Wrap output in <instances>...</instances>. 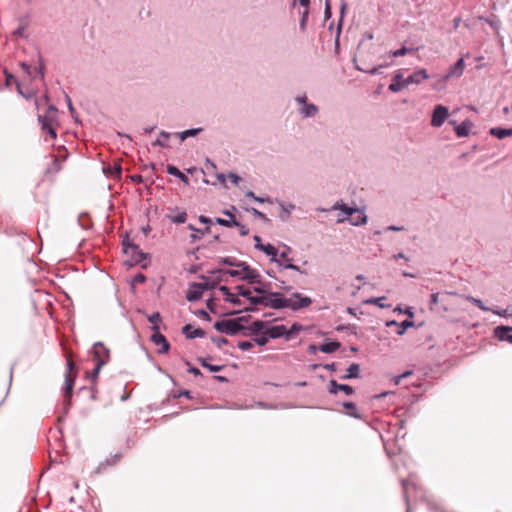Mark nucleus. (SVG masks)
<instances>
[{
  "label": "nucleus",
  "instance_id": "obj_11",
  "mask_svg": "<svg viewBox=\"0 0 512 512\" xmlns=\"http://www.w3.org/2000/svg\"><path fill=\"white\" fill-rule=\"evenodd\" d=\"M242 267L244 271L242 280H246L250 284L261 283V276L255 269L250 268L245 262L243 263Z\"/></svg>",
  "mask_w": 512,
  "mask_h": 512
},
{
  "label": "nucleus",
  "instance_id": "obj_33",
  "mask_svg": "<svg viewBox=\"0 0 512 512\" xmlns=\"http://www.w3.org/2000/svg\"><path fill=\"white\" fill-rule=\"evenodd\" d=\"M207 358H199L198 361L200 362L201 366L204 368H207L211 372H220L223 370V365H212L208 363Z\"/></svg>",
  "mask_w": 512,
  "mask_h": 512
},
{
  "label": "nucleus",
  "instance_id": "obj_4",
  "mask_svg": "<svg viewBox=\"0 0 512 512\" xmlns=\"http://www.w3.org/2000/svg\"><path fill=\"white\" fill-rule=\"evenodd\" d=\"M75 378H76L75 363L73 362L71 357L69 355H67L65 385H64V397H65V402L67 404L70 403Z\"/></svg>",
  "mask_w": 512,
  "mask_h": 512
},
{
  "label": "nucleus",
  "instance_id": "obj_37",
  "mask_svg": "<svg viewBox=\"0 0 512 512\" xmlns=\"http://www.w3.org/2000/svg\"><path fill=\"white\" fill-rule=\"evenodd\" d=\"M219 263L227 266L242 267L244 262H238L235 258L232 257H222L219 259Z\"/></svg>",
  "mask_w": 512,
  "mask_h": 512
},
{
  "label": "nucleus",
  "instance_id": "obj_5",
  "mask_svg": "<svg viewBox=\"0 0 512 512\" xmlns=\"http://www.w3.org/2000/svg\"><path fill=\"white\" fill-rule=\"evenodd\" d=\"M122 246L123 252L129 255L135 264H139L147 258L146 254L139 248L138 245L132 243L128 236L123 239Z\"/></svg>",
  "mask_w": 512,
  "mask_h": 512
},
{
  "label": "nucleus",
  "instance_id": "obj_22",
  "mask_svg": "<svg viewBox=\"0 0 512 512\" xmlns=\"http://www.w3.org/2000/svg\"><path fill=\"white\" fill-rule=\"evenodd\" d=\"M360 377V366L357 363H352L347 369V373L341 376L343 380L355 379Z\"/></svg>",
  "mask_w": 512,
  "mask_h": 512
},
{
  "label": "nucleus",
  "instance_id": "obj_3",
  "mask_svg": "<svg viewBox=\"0 0 512 512\" xmlns=\"http://www.w3.org/2000/svg\"><path fill=\"white\" fill-rule=\"evenodd\" d=\"M243 320L244 318L240 317L236 319L216 321L214 323V329L220 333L235 335L245 329V327L241 324V321Z\"/></svg>",
  "mask_w": 512,
  "mask_h": 512
},
{
  "label": "nucleus",
  "instance_id": "obj_31",
  "mask_svg": "<svg viewBox=\"0 0 512 512\" xmlns=\"http://www.w3.org/2000/svg\"><path fill=\"white\" fill-rule=\"evenodd\" d=\"M219 179L227 189L229 187L226 185V179L235 185H238L239 182L242 181L241 177H239L237 174H234V173H230L226 177L224 175H220Z\"/></svg>",
  "mask_w": 512,
  "mask_h": 512
},
{
  "label": "nucleus",
  "instance_id": "obj_60",
  "mask_svg": "<svg viewBox=\"0 0 512 512\" xmlns=\"http://www.w3.org/2000/svg\"><path fill=\"white\" fill-rule=\"evenodd\" d=\"M235 226L239 228V234L241 236H246L249 234V229L245 225L241 224L239 221H238V225H235Z\"/></svg>",
  "mask_w": 512,
  "mask_h": 512
},
{
  "label": "nucleus",
  "instance_id": "obj_49",
  "mask_svg": "<svg viewBox=\"0 0 512 512\" xmlns=\"http://www.w3.org/2000/svg\"><path fill=\"white\" fill-rule=\"evenodd\" d=\"M438 303L441 304V295L440 293H433L430 297V310L434 309V305H437Z\"/></svg>",
  "mask_w": 512,
  "mask_h": 512
},
{
  "label": "nucleus",
  "instance_id": "obj_58",
  "mask_svg": "<svg viewBox=\"0 0 512 512\" xmlns=\"http://www.w3.org/2000/svg\"><path fill=\"white\" fill-rule=\"evenodd\" d=\"M291 251V248L288 246H285V250L280 253L279 256H277V260H280L281 262H286L287 259H290L288 257V253Z\"/></svg>",
  "mask_w": 512,
  "mask_h": 512
},
{
  "label": "nucleus",
  "instance_id": "obj_32",
  "mask_svg": "<svg viewBox=\"0 0 512 512\" xmlns=\"http://www.w3.org/2000/svg\"><path fill=\"white\" fill-rule=\"evenodd\" d=\"M458 137H466L470 132V123L462 122L455 128Z\"/></svg>",
  "mask_w": 512,
  "mask_h": 512
},
{
  "label": "nucleus",
  "instance_id": "obj_26",
  "mask_svg": "<svg viewBox=\"0 0 512 512\" xmlns=\"http://www.w3.org/2000/svg\"><path fill=\"white\" fill-rule=\"evenodd\" d=\"M340 347V343L337 341H331L323 343L319 346V350L323 353H333Z\"/></svg>",
  "mask_w": 512,
  "mask_h": 512
},
{
  "label": "nucleus",
  "instance_id": "obj_8",
  "mask_svg": "<svg viewBox=\"0 0 512 512\" xmlns=\"http://www.w3.org/2000/svg\"><path fill=\"white\" fill-rule=\"evenodd\" d=\"M465 62L463 58L457 60V62L451 66L447 73L441 78L443 82L448 81L451 78H459L463 75L465 69Z\"/></svg>",
  "mask_w": 512,
  "mask_h": 512
},
{
  "label": "nucleus",
  "instance_id": "obj_23",
  "mask_svg": "<svg viewBox=\"0 0 512 512\" xmlns=\"http://www.w3.org/2000/svg\"><path fill=\"white\" fill-rule=\"evenodd\" d=\"M196 284L197 283H193L191 285V287L189 288V290L187 291V294H186V299L188 301H197L199 299L202 298V295H203V290L202 289H198L196 287Z\"/></svg>",
  "mask_w": 512,
  "mask_h": 512
},
{
  "label": "nucleus",
  "instance_id": "obj_21",
  "mask_svg": "<svg viewBox=\"0 0 512 512\" xmlns=\"http://www.w3.org/2000/svg\"><path fill=\"white\" fill-rule=\"evenodd\" d=\"M450 296H458L460 297L461 295L455 293V292H444L441 294V309L444 311V312H448V311H451L453 310V304L449 301V297Z\"/></svg>",
  "mask_w": 512,
  "mask_h": 512
},
{
  "label": "nucleus",
  "instance_id": "obj_29",
  "mask_svg": "<svg viewBox=\"0 0 512 512\" xmlns=\"http://www.w3.org/2000/svg\"><path fill=\"white\" fill-rule=\"evenodd\" d=\"M266 328H267L266 322H263L261 320H256L251 324V326L249 327V330L251 331L252 334L257 335L259 333H263V331H265Z\"/></svg>",
  "mask_w": 512,
  "mask_h": 512
},
{
  "label": "nucleus",
  "instance_id": "obj_62",
  "mask_svg": "<svg viewBox=\"0 0 512 512\" xmlns=\"http://www.w3.org/2000/svg\"><path fill=\"white\" fill-rule=\"evenodd\" d=\"M331 6H330V3L328 0H326V3H325V11H324V15H325V18L326 19H329L331 17Z\"/></svg>",
  "mask_w": 512,
  "mask_h": 512
},
{
  "label": "nucleus",
  "instance_id": "obj_25",
  "mask_svg": "<svg viewBox=\"0 0 512 512\" xmlns=\"http://www.w3.org/2000/svg\"><path fill=\"white\" fill-rule=\"evenodd\" d=\"M490 134L498 139H504L506 137L512 136V128H510V129L500 128V127L491 128Z\"/></svg>",
  "mask_w": 512,
  "mask_h": 512
},
{
  "label": "nucleus",
  "instance_id": "obj_46",
  "mask_svg": "<svg viewBox=\"0 0 512 512\" xmlns=\"http://www.w3.org/2000/svg\"><path fill=\"white\" fill-rule=\"evenodd\" d=\"M167 172L170 174V175H173V176H176V177H179L181 179H185L186 176L175 166H171L169 165L167 167Z\"/></svg>",
  "mask_w": 512,
  "mask_h": 512
},
{
  "label": "nucleus",
  "instance_id": "obj_39",
  "mask_svg": "<svg viewBox=\"0 0 512 512\" xmlns=\"http://www.w3.org/2000/svg\"><path fill=\"white\" fill-rule=\"evenodd\" d=\"M170 134L162 131L160 133V137L153 143L155 146H161L166 147L167 146V140L169 139Z\"/></svg>",
  "mask_w": 512,
  "mask_h": 512
},
{
  "label": "nucleus",
  "instance_id": "obj_7",
  "mask_svg": "<svg viewBox=\"0 0 512 512\" xmlns=\"http://www.w3.org/2000/svg\"><path fill=\"white\" fill-rule=\"evenodd\" d=\"M449 116V110L446 106L437 105L432 113L431 125L441 127Z\"/></svg>",
  "mask_w": 512,
  "mask_h": 512
},
{
  "label": "nucleus",
  "instance_id": "obj_18",
  "mask_svg": "<svg viewBox=\"0 0 512 512\" xmlns=\"http://www.w3.org/2000/svg\"><path fill=\"white\" fill-rule=\"evenodd\" d=\"M255 248L264 252L267 256H270L271 260L278 264V261H279V260H277L278 251L273 245H271V244H255Z\"/></svg>",
  "mask_w": 512,
  "mask_h": 512
},
{
  "label": "nucleus",
  "instance_id": "obj_6",
  "mask_svg": "<svg viewBox=\"0 0 512 512\" xmlns=\"http://www.w3.org/2000/svg\"><path fill=\"white\" fill-rule=\"evenodd\" d=\"M223 272L224 271L221 270V269L211 271L210 273L213 276L211 279L208 278V277H205V276H201V279L203 280V282L197 283L196 287L198 289H202L203 292L206 291V290L215 289L217 287L218 283L223 280L222 277H221V274Z\"/></svg>",
  "mask_w": 512,
  "mask_h": 512
},
{
  "label": "nucleus",
  "instance_id": "obj_12",
  "mask_svg": "<svg viewBox=\"0 0 512 512\" xmlns=\"http://www.w3.org/2000/svg\"><path fill=\"white\" fill-rule=\"evenodd\" d=\"M339 391L344 392L346 395H352L354 393V389L351 386L347 384H339L334 379L330 380L328 384V392L336 395Z\"/></svg>",
  "mask_w": 512,
  "mask_h": 512
},
{
  "label": "nucleus",
  "instance_id": "obj_44",
  "mask_svg": "<svg viewBox=\"0 0 512 512\" xmlns=\"http://www.w3.org/2000/svg\"><path fill=\"white\" fill-rule=\"evenodd\" d=\"M309 16V8H304L303 12L301 13V19H300V29L304 31L306 29V24L308 21Z\"/></svg>",
  "mask_w": 512,
  "mask_h": 512
},
{
  "label": "nucleus",
  "instance_id": "obj_42",
  "mask_svg": "<svg viewBox=\"0 0 512 512\" xmlns=\"http://www.w3.org/2000/svg\"><path fill=\"white\" fill-rule=\"evenodd\" d=\"M270 337L268 336V334H266V330L263 331V333H261L260 336H257L255 339H254V342L256 344H258L259 346H264L268 343Z\"/></svg>",
  "mask_w": 512,
  "mask_h": 512
},
{
  "label": "nucleus",
  "instance_id": "obj_57",
  "mask_svg": "<svg viewBox=\"0 0 512 512\" xmlns=\"http://www.w3.org/2000/svg\"><path fill=\"white\" fill-rule=\"evenodd\" d=\"M211 340L221 348L223 345L228 344V340L224 337H212Z\"/></svg>",
  "mask_w": 512,
  "mask_h": 512
},
{
  "label": "nucleus",
  "instance_id": "obj_56",
  "mask_svg": "<svg viewBox=\"0 0 512 512\" xmlns=\"http://www.w3.org/2000/svg\"><path fill=\"white\" fill-rule=\"evenodd\" d=\"M86 214H80L78 216V224L83 229H88L90 227V223L88 221H85L84 218L86 217Z\"/></svg>",
  "mask_w": 512,
  "mask_h": 512
},
{
  "label": "nucleus",
  "instance_id": "obj_52",
  "mask_svg": "<svg viewBox=\"0 0 512 512\" xmlns=\"http://www.w3.org/2000/svg\"><path fill=\"white\" fill-rule=\"evenodd\" d=\"M387 298L385 296L375 298V305L380 308H390L391 304L386 303Z\"/></svg>",
  "mask_w": 512,
  "mask_h": 512
},
{
  "label": "nucleus",
  "instance_id": "obj_41",
  "mask_svg": "<svg viewBox=\"0 0 512 512\" xmlns=\"http://www.w3.org/2000/svg\"><path fill=\"white\" fill-rule=\"evenodd\" d=\"M413 50L414 49H412V48H407V47L403 46V47H401L398 50L390 51L389 52V56H392V57L405 56L406 54L410 53Z\"/></svg>",
  "mask_w": 512,
  "mask_h": 512
},
{
  "label": "nucleus",
  "instance_id": "obj_51",
  "mask_svg": "<svg viewBox=\"0 0 512 512\" xmlns=\"http://www.w3.org/2000/svg\"><path fill=\"white\" fill-rule=\"evenodd\" d=\"M300 329V326L293 324L290 329H287V334H285L286 340H290L295 333L300 331Z\"/></svg>",
  "mask_w": 512,
  "mask_h": 512
},
{
  "label": "nucleus",
  "instance_id": "obj_24",
  "mask_svg": "<svg viewBox=\"0 0 512 512\" xmlns=\"http://www.w3.org/2000/svg\"><path fill=\"white\" fill-rule=\"evenodd\" d=\"M219 291L222 292V294L224 295L225 300L227 302H230L235 305H240V300H239L238 296L231 293L227 286H220Z\"/></svg>",
  "mask_w": 512,
  "mask_h": 512
},
{
  "label": "nucleus",
  "instance_id": "obj_19",
  "mask_svg": "<svg viewBox=\"0 0 512 512\" xmlns=\"http://www.w3.org/2000/svg\"><path fill=\"white\" fill-rule=\"evenodd\" d=\"M477 19L479 21H484L485 23H487L493 29L495 34H497V35L499 34V30L501 28V22L496 15H491L489 17L478 16Z\"/></svg>",
  "mask_w": 512,
  "mask_h": 512
},
{
  "label": "nucleus",
  "instance_id": "obj_9",
  "mask_svg": "<svg viewBox=\"0 0 512 512\" xmlns=\"http://www.w3.org/2000/svg\"><path fill=\"white\" fill-rule=\"evenodd\" d=\"M93 356L96 363L103 361L105 365L110 359V351L103 343L97 342L93 346Z\"/></svg>",
  "mask_w": 512,
  "mask_h": 512
},
{
  "label": "nucleus",
  "instance_id": "obj_1",
  "mask_svg": "<svg viewBox=\"0 0 512 512\" xmlns=\"http://www.w3.org/2000/svg\"><path fill=\"white\" fill-rule=\"evenodd\" d=\"M294 299H287L279 292H267L263 295H258L256 298L251 299L252 305H263L272 309L290 308L294 311L308 307L312 300L307 296H302L300 293L293 294Z\"/></svg>",
  "mask_w": 512,
  "mask_h": 512
},
{
  "label": "nucleus",
  "instance_id": "obj_20",
  "mask_svg": "<svg viewBox=\"0 0 512 512\" xmlns=\"http://www.w3.org/2000/svg\"><path fill=\"white\" fill-rule=\"evenodd\" d=\"M192 326L190 324L185 325L182 328V332L185 334L188 339L202 338L205 336V331L201 328H197L193 331H190Z\"/></svg>",
  "mask_w": 512,
  "mask_h": 512
},
{
  "label": "nucleus",
  "instance_id": "obj_2",
  "mask_svg": "<svg viewBox=\"0 0 512 512\" xmlns=\"http://www.w3.org/2000/svg\"><path fill=\"white\" fill-rule=\"evenodd\" d=\"M332 209L341 210L344 214L343 217H338L337 223L348 221L353 226H361L367 223V216L364 210L357 206H350L343 202H337L333 205Z\"/></svg>",
  "mask_w": 512,
  "mask_h": 512
},
{
  "label": "nucleus",
  "instance_id": "obj_59",
  "mask_svg": "<svg viewBox=\"0 0 512 512\" xmlns=\"http://www.w3.org/2000/svg\"><path fill=\"white\" fill-rule=\"evenodd\" d=\"M494 314L500 316V317H504V318H508V317H512V313L509 312L508 309H503V310H491Z\"/></svg>",
  "mask_w": 512,
  "mask_h": 512
},
{
  "label": "nucleus",
  "instance_id": "obj_36",
  "mask_svg": "<svg viewBox=\"0 0 512 512\" xmlns=\"http://www.w3.org/2000/svg\"><path fill=\"white\" fill-rule=\"evenodd\" d=\"M278 266L283 269H291L298 271L302 274H306V272L301 270L299 266L293 264L292 259H287L286 262L278 261Z\"/></svg>",
  "mask_w": 512,
  "mask_h": 512
},
{
  "label": "nucleus",
  "instance_id": "obj_43",
  "mask_svg": "<svg viewBox=\"0 0 512 512\" xmlns=\"http://www.w3.org/2000/svg\"><path fill=\"white\" fill-rule=\"evenodd\" d=\"M281 208H282L283 212L280 215V217L282 220H287L290 212L294 209V205L293 204H288V205L281 204Z\"/></svg>",
  "mask_w": 512,
  "mask_h": 512
},
{
  "label": "nucleus",
  "instance_id": "obj_10",
  "mask_svg": "<svg viewBox=\"0 0 512 512\" xmlns=\"http://www.w3.org/2000/svg\"><path fill=\"white\" fill-rule=\"evenodd\" d=\"M150 339L155 345L160 346L158 353L164 354L169 351L170 344L167 341L166 337L163 334H161L159 331L153 332Z\"/></svg>",
  "mask_w": 512,
  "mask_h": 512
},
{
  "label": "nucleus",
  "instance_id": "obj_61",
  "mask_svg": "<svg viewBox=\"0 0 512 512\" xmlns=\"http://www.w3.org/2000/svg\"><path fill=\"white\" fill-rule=\"evenodd\" d=\"M411 374H412V372H411V371H406V372H404L403 374H401V375H398V376L394 377V383H395V385L400 384V381H401L403 378H406V377L410 376Z\"/></svg>",
  "mask_w": 512,
  "mask_h": 512
},
{
  "label": "nucleus",
  "instance_id": "obj_28",
  "mask_svg": "<svg viewBox=\"0 0 512 512\" xmlns=\"http://www.w3.org/2000/svg\"><path fill=\"white\" fill-rule=\"evenodd\" d=\"M343 407L346 409V413L356 419H360L361 415L358 413L357 406L353 402H344Z\"/></svg>",
  "mask_w": 512,
  "mask_h": 512
},
{
  "label": "nucleus",
  "instance_id": "obj_54",
  "mask_svg": "<svg viewBox=\"0 0 512 512\" xmlns=\"http://www.w3.org/2000/svg\"><path fill=\"white\" fill-rule=\"evenodd\" d=\"M253 342L251 341H239L238 348L242 351H249L253 347Z\"/></svg>",
  "mask_w": 512,
  "mask_h": 512
},
{
  "label": "nucleus",
  "instance_id": "obj_63",
  "mask_svg": "<svg viewBox=\"0 0 512 512\" xmlns=\"http://www.w3.org/2000/svg\"><path fill=\"white\" fill-rule=\"evenodd\" d=\"M145 280H146V277H145V275H144V274H142V273H138V274H137V275H135V277H134V282H135V283H143V282H145Z\"/></svg>",
  "mask_w": 512,
  "mask_h": 512
},
{
  "label": "nucleus",
  "instance_id": "obj_35",
  "mask_svg": "<svg viewBox=\"0 0 512 512\" xmlns=\"http://www.w3.org/2000/svg\"><path fill=\"white\" fill-rule=\"evenodd\" d=\"M167 217L173 223H184L187 220V214L185 211H178L176 214H168Z\"/></svg>",
  "mask_w": 512,
  "mask_h": 512
},
{
  "label": "nucleus",
  "instance_id": "obj_47",
  "mask_svg": "<svg viewBox=\"0 0 512 512\" xmlns=\"http://www.w3.org/2000/svg\"><path fill=\"white\" fill-rule=\"evenodd\" d=\"M216 223L221 226L231 227L232 225H238V220H226L224 218H216Z\"/></svg>",
  "mask_w": 512,
  "mask_h": 512
},
{
  "label": "nucleus",
  "instance_id": "obj_17",
  "mask_svg": "<svg viewBox=\"0 0 512 512\" xmlns=\"http://www.w3.org/2000/svg\"><path fill=\"white\" fill-rule=\"evenodd\" d=\"M39 122L41 124L42 131L47 133L51 139H55L57 135L51 120L46 116H40Z\"/></svg>",
  "mask_w": 512,
  "mask_h": 512
},
{
  "label": "nucleus",
  "instance_id": "obj_14",
  "mask_svg": "<svg viewBox=\"0 0 512 512\" xmlns=\"http://www.w3.org/2000/svg\"><path fill=\"white\" fill-rule=\"evenodd\" d=\"M429 74L426 69L421 68L414 71L410 76L406 78L407 86L410 84H420L424 80L429 79Z\"/></svg>",
  "mask_w": 512,
  "mask_h": 512
},
{
  "label": "nucleus",
  "instance_id": "obj_13",
  "mask_svg": "<svg viewBox=\"0 0 512 512\" xmlns=\"http://www.w3.org/2000/svg\"><path fill=\"white\" fill-rule=\"evenodd\" d=\"M494 335L499 341H506L512 344V327L498 326L494 329Z\"/></svg>",
  "mask_w": 512,
  "mask_h": 512
},
{
  "label": "nucleus",
  "instance_id": "obj_30",
  "mask_svg": "<svg viewBox=\"0 0 512 512\" xmlns=\"http://www.w3.org/2000/svg\"><path fill=\"white\" fill-rule=\"evenodd\" d=\"M162 318L159 312H154L151 315L148 316V321L152 324V331H159V323L161 322Z\"/></svg>",
  "mask_w": 512,
  "mask_h": 512
},
{
  "label": "nucleus",
  "instance_id": "obj_45",
  "mask_svg": "<svg viewBox=\"0 0 512 512\" xmlns=\"http://www.w3.org/2000/svg\"><path fill=\"white\" fill-rule=\"evenodd\" d=\"M200 131H201V129H189V130L180 132L178 135L181 140H185L188 137L197 135Z\"/></svg>",
  "mask_w": 512,
  "mask_h": 512
},
{
  "label": "nucleus",
  "instance_id": "obj_55",
  "mask_svg": "<svg viewBox=\"0 0 512 512\" xmlns=\"http://www.w3.org/2000/svg\"><path fill=\"white\" fill-rule=\"evenodd\" d=\"M240 268H241L240 270H227L224 273L228 274L231 277H237L242 280L244 271H243V267H240Z\"/></svg>",
  "mask_w": 512,
  "mask_h": 512
},
{
  "label": "nucleus",
  "instance_id": "obj_53",
  "mask_svg": "<svg viewBox=\"0 0 512 512\" xmlns=\"http://www.w3.org/2000/svg\"><path fill=\"white\" fill-rule=\"evenodd\" d=\"M346 7H347L346 2L344 0H342L341 9H340V20H339V24H338V27H337L338 34L341 32L342 21H343V17H344V14H345Z\"/></svg>",
  "mask_w": 512,
  "mask_h": 512
},
{
  "label": "nucleus",
  "instance_id": "obj_15",
  "mask_svg": "<svg viewBox=\"0 0 512 512\" xmlns=\"http://www.w3.org/2000/svg\"><path fill=\"white\" fill-rule=\"evenodd\" d=\"M405 87H407L406 78L405 79L403 78V75L401 72H397L393 76L392 82L390 83L388 89L391 92L396 93V92L401 91Z\"/></svg>",
  "mask_w": 512,
  "mask_h": 512
},
{
  "label": "nucleus",
  "instance_id": "obj_64",
  "mask_svg": "<svg viewBox=\"0 0 512 512\" xmlns=\"http://www.w3.org/2000/svg\"><path fill=\"white\" fill-rule=\"evenodd\" d=\"M404 230V227L403 226H396V225H390V226H387L385 228V231H402Z\"/></svg>",
  "mask_w": 512,
  "mask_h": 512
},
{
  "label": "nucleus",
  "instance_id": "obj_27",
  "mask_svg": "<svg viewBox=\"0 0 512 512\" xmlns=\"http://www.w3.org/2000/svg\"><path fill=\"white\" fill-rule=\"evenodd\" d=\"M461 298L465 299L466 301L468 302H471L472 304H474L475 306H477L479 309H481L482 311H490L491 309L489 307H487L483 302L482 300L478 299V298H475L473 296H470V295H461L460 296Z\"/></svg>",
  "mask_w": 512,
  "mask_h": 512
},
{
  "label": "nucleus",
  "instance_id": "obj_48",
  "mask_svg": "<svg viewBox=\"0 0 512 512\" xmlns=\"http://www.w3.org/2000/svg\"><path fill=\"white\" fill-rule=\"evenodd\" d=\"M102 366H104V362L103 361H98L95 364V367H94V369H93V371L91 372V375H90L92 381H94L97 378V376H98Z\"/></svg>",
  "mask_w": 512,
  "mask_h": 512
},
{
  "label": "nucleus",
  "instance_id": "obj_40",
  "mask_svg": "<svg viewBox=\"0 0 512 512\" xmlns=\"http://www.w3.org/2000/svg\"><path fill=\"white\" fill-rule=\"evenodd\" d=\"M414 326V322L413 321H410V320H404L402 323H400L398 325V330H397V334L398 335H403L406 330L410 327H413Z\"/></svg>",
  "mask_w": 512,
  "mask_h": 512
},
{
  "label": "nucleus",
  "instance_id": "obj_16",
  "mask_svg": "<svg viewBox=\"0 0 512 512\" xmlns=\"http://www.w3.org/2000/svg\"><path fill=\"white\" fill-rule=\"evenodd\" d=\"M265 330H266V334H268V336L271 339L285 337V334H287V328L284 325H275V326H271V327L267 326V328Z\"/></svg>",
  "mask_w": 512,
  "mask_h": 512
},
{
  "label": "nucleus",
  "instance_id": "obj_50",
  "mask_svg": "<svg viewBox=\"0 0 512 512\" xmlns=\"http://www.w3.org/2000/svg\"><path fill=\"white\" fill-rule=\"evenodd\" d=\"M223 214L228 217L227 220H232V219L237 220V216H236L237 209L234 206H232L230 209L224 210Z\"/></svg>",
  "mask_w": 512,
  "mask_h": 512
},
{
  "label": "nucleus",
  "instance_id": "obj_38",
  "mask_svg": "<svg viewBox=\"0 0 512 512\" xmlns=\"http://www.w3.org/2000/svg\"><path fill=\"white\" fill-rule=\"evenodd\" d=\"M238 295L243 296L249 300L251 303V299L256 298V296L252 295V291L249 288H245L244 286H237Z\"/></svg>",
  "mask_w": 512,
  "mask_h": 512
},
{
  "label": "nucleus",
  "instance_id": "obj_34",
  "mask_svg": "<svg viewBox=\"0 0 512 512\" xmlns=\"http://www.w3.org/2000/svg\"><path fill=\"white\" fill-rule=\"evenodd\" d=\"M318 112V108L316 105L314 104H305L303 106V108L301 109V113L305 116V117H313L316 115V113Z\"/></svg>",
  "mask_w": 512,
  "mask_h": 512
}]
</instances>
